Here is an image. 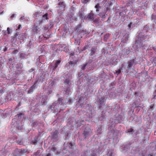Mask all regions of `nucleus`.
<instances>
[{
  "mask_svg": "<svg viewBox=\"0 0 156 156\" xmlns=\"http://www.w3.org/2000/svg\"><path fill=\"white\" fill-rule=\"evenodd\" d=\"M62 99L59 98L58 100L54 102L51 105H50L48 108V110L53 112L54 113L58 112L59 109L60 111L63 110L66 107L65 104L62 102Z\"/></svg>",
  "mask_w": 156,
  "mask_h": 156,
  "instance_id": "obj_1",
  "label": "nucleus"
},
{
  "mask_svg": "<svg viewBox=\"0 0 156 156\" xmlns=\"http://www.w3.org/2000/svg\"><path fill=\"white\" fill-rule=\"evenodd\" d=\"M147 35H144L143 36L141 34H139L136 39L135 41V45L136 46V48L138 49L141 47H146L145 44H144L143 41L147 37Z\"/></svg>",
  "mask_w": 156,
  "mask_h": 156,
  "instance_id": "obj_2",
  "label": "nucleus"
},
{
  "mask_svg": "<svg viewBox=\"0 0 156 156\" xmlns=\"http://www.w3.org/2000/svg\"><path fill=\"white\" fill-rule=\"evenodd\" d=\"M58 6L56 7L58 12H63L65 10V4L63 2L59 1L58 4Z\"/></svg>",
  "mask_w": 156,
  "mask_h": 156,
  "instance_id": "obj_3",
  "label": "nucleus"
},
{
  "mask_svg": "<svg viewBox=\"0 0 156 156\" xmlns=\"http://www.w3.org/2000/svg\"><path fill=\"white\" fill-rule=\"evenodd\" d=\"M96 16V15L92 11H91L90 13L86 15L84 18L86 20L93 21Z\"/></svg>",
  "mask_w": 156,
  "mask_h": 156,
  "instance_id": "obj_4",
  "label": "nucleus"
},
{
  "mask_svg": "<svg viewBox=\"0 0 156 156\" xmlns=\"http://www.w3.org/2000/svg\"><path fill=\"white\" fill-rule=\"evenodd\" d=\"M109 9L108 7L105 8L104 11L102 12L99 13L98 15L102 18H105L108 16L106 12Z\"/></svg>",
  "mask_w": 156,
  "mask_h": 156,
  "instance_id": "obj_5",
  "label": "nucleus"
},
{
  "mask_svg": "<svg viewBox=\"0 0 156 156\" xmlns=\"http://www.w3.org/2000/svg\"><path fill=\"white\" fill-rule=\"evenodd\" d=\"M92 134V131L89 128H86L84 131L83 134L84 139L87 137L90 136Z\"/></svg>",
  "mask_w": 156,
  "mask_h": 156,
  "instance_id": "obj_6",
  "label": "nucleus"
},
{
  "mask_svg": "<svg viewBox=\"0 0 156 156\" xmlns=\"http://www.w3.org/2000/svg\"><path fill=\"white\" fill-rule=\"evenodd\" d=\"M71 126H75L76 127H80L81 125L80 122H76V121L74 119H72V122H70Z\"/></svg>",
  "mask_w": 156,
  "mask_h": 156,
  "instance_id": "obj_7",
  "label": "nucleus"
},
{
  "mask_svg": "<svg viewBox=\"0 0 156 156\" xmlns=\"http://www.w3.org/2000/svg\"><path fill=\"white\" fill-rule=\"evenodd\" d=\"M37 81H35L34 85L30 87L29 90H28L27 93L28 94H31L33 92L34 90L37 87V85L36 84Z\"/></svg>",
  "mask_w": 156,
  "mask_h": 156,
  "instance_id": "obj_8",
  "label": "nucleus"
},
{
  "mask_svg": "<svg viewBox=\"0 0 156 156\" xmlns=\"http://www.w3.org/2000/svg\"><path fill=\"white\" fill-rule=\"evenodd\" d=\"M61 62V59H59L58 60L56 61L54 65L52 66L53 67V71L55 70L57 68L58 66V65L60 64Z\"/></svg>",
  "mask_w": 156,
  "mask_h": 156,
  "instance_id": "obj_9",
  "label": "nucleus"
},
{
  "mask_svg": "<svg viewBox=\"0 0 156 156\" xmlns=\"http://www.w3.org/2000/svg\"><path fill=\"white\" fill-rule=\"evenodd\" d=\"M105 98V97L104 96L101 98H98V101H97V102L100 105V107H101V108L102 105H104V100Z\"/></svg>",
  "mask_w": 156,
  "mask_h": 156,
  "instance_id": "obj_10",
  "label": "nucleus"
},
{
  "mask_svg": "<svg viewBox=\"0 0 156 156\" xmlns=\"http://www.w3.org/2000/svg\"><path fill=\"white\" fill-rule=\"evenodd\" d=\"M48 97L45 95H43L40 98L41 99V102L43 104H45L47 102V100L48 99Z\"/></svg>",
  "mask_w": 156,
  "mask_h": 156,
  "instance_id": "obj_11",
  "label": "nucleus"
},
{
  "mask_svg": "<svg viewBox=\"0 0 156 156\" xmlns=\"http://www.w3.org/2000/svg\"><path fill=\"white\" fill-rule=\"evenodd\" d=\"M15 117V119H16L17 120H22L23 118V115L22 113H20L16 115Z\"/></svg>",
  "mask_w": 156,
  "mask_h": 156,
  "instance_id": "obj_12",
  "label": "nucleus"
},
{
  "mask_svg": "<svg viewBox=\"0 0 156 156\" xmlns=\"http://www.w3.org/2000/svg\"><path fill=\"white\" fill-rule=\"evenodd\" d=\"M58 133L57 130L55 131L52 134V138L55 140H57L58 137Z\"/></svg>",
  "mask_w": 156,
  "mask_h": 156,
  "instance_id": "obj_13",
  "label": "nucleus"
},
{
  "mask_svg": "<svg viewBox=\"0 0 156 156\" xmlns=\"http://www.w3.org/2000/svg\"><path fill=\"white\" fill-rule=\"evenodd\" d=\"M129 37L128 35L124 36L121 39V41L123 43H126L128 41Z\"/></svg>",
  "mask_w": 156,
  "mask_h": 156,
  "instance_id": "obj_14",
  "label": "nucleus"
},
{
  "mask_svg": "<svg viewBox=\"0 0 156 156\" xmlns=\"http://www.w3.org/2000/svg\"><path fill=\"white\" fill-rule=\"evenodd\" d=\"M18 38L20 40H23L26 38V34L25 33H21L20 34H19Z\"/></svg>",
  "mask_w": 156,
  "mask_h": 156,
  "instance_id": "obj_15",
  "label": "nucleus"
},
{
  "mask_svg": "<svg viewBox=\"0 0 156 156\" xmlns=\"http://www.w3.org/2000/svg\"><path fill=\"white\" fill-rule=\"evenodd\" d=\"M97 48L94 47H93L91 48V49L90 51V54L91 55H93L96 52Z\"/></svg>",
  "mask_w": 156,
  "mask_h": 156,
  "instance_id": "obj_16",
  "label": "nucleus"
},
{
  "mask_svg": "<svg viewBox=\"0 0 156 156\" xmlns=\"http://www.w3.org/2000/svg\"><path fill=\"white\" fill-rule=\"evenodd\" d=\"M38 124L39 122L37 121H33L31 122V126L33 127H35L38 125Z\"/></svg>",
  "mask_w": 156,
  "mask_h": 156,
  "instance_id": "obj_17",
  "label": "nucleus"
},
{
  "mask_svg": "<svg viewBox=\"0 0 156 156\" xmlns=\"http://www.w3.org/2000/svg\"><path fill=\"white\" fill-rule=\"evenodd\" d=\"M38 29L39 27L37 26H36L35 25H34L33 30V32L35 33H37V31L38 30Z\"/></svg>",
  "mask_w": 156,
  "mask_h": 156,
  "instance_id": "obj_18",
  "label": "nucleus"
},
{
  "mask_svg": "<svg viewBox=\"0 0 156 156\" xmlns=\"http://www.w3.org/2000/svg\"><path fill=\"white\" fill-rule=\"evenodd\" d=\"M133 62L131 61L129 62H128V64L127 66L128 69H131L133 66Z\"/></svg>",
  "mask_w": 156,
  "mask_h": 156,
  "instance_id": "obj_19",
  "label": "nucleus"
},
{
  "mask_svg": "<svg viewBox=\"0 0 156 156\" xmlns=\"http://www.w3.org/2000/svg\"><path fill=\"white\" fill-rule=\"evenodd\" d=\"M122 69V68H121L119 69H117L115 70V73L117 74V75H118L120 73H121V70Z\"/></svg>",
  "mask_w": 156,
  "mask_h": 156,
  "instance_id": "obj_20",
  "label": "nucleus"
},
{
  "mask_svg": "<svg viewBox=\"0 0 156 156\" xmlns=\"http://www.w3.org/2000/svg\"><path fill=\"white\" fill-rule=\"evenodd\" d=\"M44 20H43L42 16L39 19L38 21L37 22V24H41L42 23L44 22Z\"/></svg>",
  "mask_w": 156,
  "mask_h": 156,
  "instance_id": "obj_21",
  "label": "nucleus"
},
{
  "mask_svg": "<svg viewBox=\"0 0 156 156\" xmlns=\"http://www.w3.org/2000/svg\"><path fill=\"white\" fill-rule=\"evenodd\" d=\"M47 16L48 14L47 13H46L43 16L42 18H43V20H44V21H45L46 20H48Z\"/></svg>",
  "mask_w": 156,
  "mask_h": 156,
  "instance_id": "obj_22",
  "label": "nucleus"
},
{
  "mask_svg": "<svg viewBox=\"0 0 156 156\" xmlns=\"http://www.w3.org/2000/svg\"><path fill=\"white\" fill-rule=\"evenodd\" d=\"M134 27V24H133L132 22H130L128 25V27L129 30H131V28Z\"/></svg>",
  "mask_w": 156,
  "mask_h": 156,
  "instance_id": "obj_23",
  "label": "nucleus"
},
{
  "mask_svg": "<svg viewBox=\"0 0 156 156\" xmlns=\"http://www.w3.org/2000/svg\"><path fill=\"white\" fill-rule=\"evenodd\" d=\"M65 83L69 85L71 84V81L68 79H66L65 81Z\"/></svg>",
  "mask_w": 156,
  "mask_h": 156,
  "instance_id": "obj_24",
  "label": "nucleus"
},
{
  "mask_svg": "<svg viewBox=\"0 0 156 156\" xmlns=\"http://www.w3.org/2000/svg\"><path fill=\"white\" fill-rule=\"evenodd\" d=\"M109 38V35L108 34L105 35L104 37V39L105 41H107Z\"/></svg>",
  "mask_w": 156,
  "mask_h": 156,
  "instance_id": "obj_25",
  "label": "nucleus"
},
{
  "mask_svg": "<svg viewBox=\"0 0 156 156\" xmlns=\"http://www.w3.org/2000/svg\"><path fill=\"white\" fill-rule=\"evenodd\" d=\"M87 64V63L85 64H84L81 68V69L82 70H84Z\"/></svg>",
  "mask_w": 156,
  "mask_h": 156,
  "instance_id": "obj_26",
  "label": "nucleus"
},
{
  "mask_svg": "<svg viewBox=\"0 0 156 156\" xmlns=\"http://www.w3.org/2000/svg\"><path fill=\"white\" fill-rule=\"evenodd\" d=\"M101 7L100 6L99 3H97L95 6V8L96 9H100Z\"/></svg>",
  "mask_w": 156,
  "mask_h": 156,
  "instance_id": "obj_27",
  "label": "nucleus"
},
{
  "mask_svg": "<svg viewBox=\"0 0 156 156\" xmlns=\"http://www.w3.org/2000/svg\"><path fill=\"white\" fill-rule=\"evenodd\" d=\"M16 33L15 34V37H16L17 36H19V34H19L20 31H19V30H18V29L16 30Z\"/></svg>",
  "mask_w": 156,
  "mask_h": 156,
  "instance_id": "obj_28",
  "label": "nucleus"
},
{
  "mask_svg": "<svg viewBox=\"0 0 156 156\" xmlns=\"http://www.w3.org/2000/svg\"><path fill=\"white\" fill-rule=\"evenodd\" d=\"M52 92V90L51 89H49L47 91V94L48 95H49L51 94Z\"/></svg>",
  "mask_w": 156,
  "mask_h": 156,
  "instance_id": "obj_29",
  "label": "nucleus"
},
{
  "mask_svg": "<svg viewBox=\"0 0 156 156\" xmlns=\"http://www.w3.org/2000/svg\"><path fill=\"white\" fill-rule=\"evenodd\" d=\"M67 103L69 105L71 104L72 103V101L71 99H69V100H67Z\"/></svg>",
  "mask_w": 156,
  "mask_h": 156,
  "instance_id": "obj_30",
  "label": "nucleus"
},
{
  "mask_svg": "<svg viewBox=\"0 0 156 156\" xmlns=\"http://www.w3.org/2000/svg\"><path fill=\"white\" fill-rule=\"evenodd\" d=\"M8 115V114L6 113H2V117L3 118H5Z\"/></svg>",
  "mask_w": 156,
  "mask_h": 156,
  "instance_id": "obj_31",
  "label": "nucleus"
},
{
  "mask_svg": "<svg viewBox=\"0 0 156 156\" xmlns=\"http://www.w3.org/2000/svg\"><path fill=\"white\" fill-rule=\"evenodd\" d=\"M54 25V23L53 22H51L50 23V24L49 26L50 28H52L53 27Z\"/></svg>",
  "mask_w": 156,
  "mask_h": 156,
  "instance_id": "obj_32",
  "label": "nucleus"
},
{
  "mask_svg": "<svg viewBox=\"0 0 156 156\" xmlns=\"http://www.w3.org/2000/svg\"><path fill=\"white\" fill-rule=\"evenodd\" d=\"M128 131L129 133H133L134 131L133 129L132 128L129 129Z\"/></svg>",
  "mask_w": 156,
  "mask_h": 156,
  "instance_id": "obj_33",
  "label": "nucleus"
},
{
  "mask_svg": "<svg viewBox=\"0 0 156 156\" xmlns=\"http://www.w3.org/2000/svg\"><path fill=\"white\" fill-rule=\"evenodd\" d=\"M7 33L8 34H9L11 33V30L9 27H8L7 28Z\"/></svg>",
  "mask_w": 156,
  "mask_h": 156,
  "instance_id": "obj_34",
  "label": "nucleus"
},
{
  "mask_svg": "<svg viewBox=\"0 0 156 156\" xmlns=\"http://www.w3.org/2000/svg\"><path fill=\"white\" fill-rule=\"evenodd\" d=\"M90 0H82V2L85 4L89 2Z\"/></svg>",
  "mask_w": 156,
  "mask_h": 156,
  "instance_id": "obj_35",
  "label": "nucleus"
},
{
  "mask_svg": "<svg viewBox=\"0 0 156 156\" xmlns=\"http://www.w3.org/2000/svg\"><path fill=\"white\" fill-rule=\"evenodd\" d=\"M93 62L92 59H90L89 60L88 62H87V64H90L91 63Z\"/></svg>",
  "mask_w": 156,
  "mask_h": 156,
  "instance_id": "obj_36",
  "label": "nucleus"
},
{
  "mask_svg": "<svg viewBox=\"0 0 156 156\" xmlns=\"http://www.w3.org/2000/svg\"><path fill=\"white\" fill-rule=\"evenodd\" d=\"M16 16V15L15 14H13L11 16V18L12 20L13 19V18L14 17H15Z\"/></svg>",
  "mask_w": 156,
  "mask_h": 156,
  "instance_id": "obj_37",
  "label": "nucleus"
},
{
  "mask_svg": "<svg viewBox=\"0 0 156 156\" xmlns=\"http://www.w3.org/2000/svg\"><path fill=\"white\" fill-rule=\"evenodd\" d=\"M22 27V26L21 24H19L17 27V28L16 30H19V31H20V30Z\"/></svg>",
  "mask_w": 156,
  "mask_h": 156,
  "instance_id": "obj_38",
  "label": "nucleus"
},
{
  "mask_svg": "<svg viewBox=\"0 0 156 156\" xmlns=\"http://www.w3.org/2000/svg\"><path fill=\"white\" fill-rule=\"evenodd\" d=\"M115 84L114 82L110 84L111 86H112V87L113 88L115 86Z\"/></svg>",
  "mask_w": 156,
  "mask_h": 156,
  "instance_id": "obj_39",
  "label": "nucleus"
},
{
  "mask_svg": "<svg viewBox=\"0 0 156 156\" xmlns=\"http://www.w3.org/2000/svg\"><path fill=\"white\" fill-rule=\"evenodd\" d=\"M32 143L34 145H36L37 144V141L35 140L34 141L33 140L32 141Z\"/></svg>",
  "mask_w": 156,
  "mask_h": 156,
  "instance_id": "obj_40",
  "label": "nucleus"
},
{
  "mask_svg": "<svg viewBox=\"0 0 156 156\" xmlns=\"http://www.w3.org/2000/svg\"><path fill=\"white\" fill-rule=\"evenodd\" d=\"M80 33L81 34H83L85 33L86 32L84 30H82L80 31Z\"/></svg>",
  "mask_w": 156,
  "mask_h": 156,
  "instance_id": "obj_41",
  "label": "nucleus"
},
{
  "mask_svg": "<svg viewBox=\"0 0 156 156\" xmlns=\"http://www.w3.org/2000/svg\"><path fill=\"white\" fill-rule=\"evenodd\" d=\"M24 19V16H23L21 17V18L20 19V21H22Z\"/></svg>",
  "mask_w": 156,
  "mask_h": 156,
  "instance_id": "obj_42",
  "label": "nucleus"
},
{
  "mask_svg": "<svg viewBox=\"0 0 156 156\" xmlns=\"http://www.w3.org/2000/svg\"><path fill=\"white\" fill-rule=\"evenodd\" d=\"M93 21V22H94V23H97L98 22V20L97 19H96L95 20L94 19Z\"/></svg>",
  "mask_w": 156,
  "mask_h": 156,
  "instance_id": "obj_43",
  "label": "nucleus"
},
{
  "mask_svg": "<svg viewBox=\"0 0 156 156\" xmlns=\"http://www.w3.org/2000/svg\"><path fill=\"white\" fill-rule=\"evenodd\" d=\"M18 51L17 50H16L14 51H13V53L14 54H16L17 53Z\"/></svg>",
  "mask_w": 156,
  "mask_h": 156,
  "instance_id": "obj_44",
  "label": "nucleus"
},
{
  "mask_svg": "<svg viewBox=\"0 0 156 156\" xmlns=\"http://www.w3.org/2000/svg\"><path fill=\"white\" fill-rule=\"evenodd\" d=\"M7 47H5V48L3 49V51H4V52H5L7 51Z\"/></svg>",
  "mask_w": 156,
  "mask_h": 156,
  "instance_id": "obj_45",
  "label": "nucleus"
},
{
  "mask_svg": "<svg viewBox=\"0 0 156 156\" xmlns=\"http://www.w3.org/2000/svg\"><path fill=\"white\" fill-rule=\"evenodd\" d=\"M73 146V144L71 143H70L69 144V147L70 148H72L71 147H70L71 146Z\"/></svg>",
  "mask_w": 156,
  "mask_h": 156,
  "instance_id": "obj_46",
  "label": "nucleus"
},
{
  "mask_svg": "<svg viewBox=\"0 0 156 156\" xmlns=\"http://www.w3.org/2000/svg\"><path fill=\"white\" fill-rule=\"evenodd\" d=\"M96 154L94 153L92 154H91L90 156H96Z\"/></svg>",
  "mask_w": 156,
  "mask_h": 156,
  "instance_id": "obj_47",
  "label": "nucleus"
},
{
  "mask_svg": "<svg viewBox=\"0 0 156 156\" xmlns=\"http://www.w3.org/2000/svg\"><path fill=\"white\" fill-rule=\"evenodd\" d=\"M154 107V105H151L150 106V108L151 109H152Z\"/></svg>",
  "mask_w": 156,
  "mask_h": 156,
  "instance_id": "obj_48",
  "label": "nucleus"
},
{
  "mask_svg": "<svg viewBox=\"0 0 156 156\" xmlns=\"http://www.w3.org/2000/svg\"><path fill=\"white\" fill-rule=\"evenodd\" d=\"M20 55L21 57L24 56V54L23 53H21Z\"/></svg>",
  "mask_w": 156,
  "mask_h": 156,
  "instance_id": "obj_49",
  "label": "nucleus"
},
{
  "mask_svg": "<svg viewBox=\"0 0 156 156\" xmlns=\"http://www.w3.org/2000/svg\"><path fill=\"white\" fill-rule=\"evenodd\" d=\"M81 101V99H80L78 101V103H80Z\"/></svg>",
  "mask_w": 156,
  "mask_h": 156,
  "instance_id": "obj_50",
  "label": "nucleus"
},
{
  "mask_svg": "<svg viewBox=\"0 0 156 156\" xmlns=\"http://www.w3.org/2000/svg\"><path fill=\"white\" fill-rule=\"evenodd\" d=\"M69 64H73V62L72 61H70L69 62Z\"/></svg>",
  "mask_w": 156,
  "mask_h": 156,
  "instance_id": "obj_51",
  "label": "nucleus"
},
{
  "mask_svg": "<svg viewBox=\"0 0 156 156\" xmlns=\"http://www.w3.org/2000/svg\"><path fill=\"white\" fill-rule=\"evenodd\" d=\"M96 12H98L99 11V9H96Z\"/></svg>",
  "mask_w": 156,
  "mask_h": 156,
  "instance_id": "obj_52",
  "label": "nucleus"
},
{
  "mask_svg": "<svg viewBox=\"0 0 156 156\" xmlns=\"http://www.w3.org/2000/svg\"><path fill=\"white\" fill-rule=\"evenodd\" d=\"M20 151V150H19L18 149H17V150H16L15 151L16 152H19Z\"/></svg>",
  "mask_w": 156,
  "mask_h": 156,
  "instance_id": "obj_53",
  "label": "nucleus"
},
{
  "mask_svg": "<svg viewBox=\"0 0 156 156\" xmlns=\"http://www.w3.org/2000/svg\"><path fill=\"white\" fill-rule=\"evenodd\" d=\"M82 73L81 74H78V76L79 77H80L81 75H83L82 73Z\"/></svg>",
  "mask_w": 156,
  "mask_h": 156,
  "instance_id": "obj_54",
  "label": "nucleus"
},
{
  "mask_svg": "<svg viewBox=\"0 0 156 156\" xmlns=\"http://www.w3.org/2000/svg\"><path fill=\"white\" fill-rule=\"evenodd\" d=\"M46 156H51V155L50 154H47Z\"/></svg>",
  "mask_w": 156,
  "mask_h": 156,
  "instance_id": "obj_55",
  "label": "nucleus"
},
{
  "mask_svg": "<svg viewBox=\"0 0 156 156\" xmlns=\"http://www.w3.org/2000/svg\"><path fill=\"white\" fill-rule=\"evenodd\" d=\"M147 156H153L152 155H151V154H149Z\"/></svg>",
  "mask_w": 156,
  "mask_h": 156,
  "instance_id": "obj_56",
  "label": "nucleus"
},
{
  "mask_svg": "<svg viewBox=\"0 0 156 156\" xmlns=\"http://www.w3.org/2000/svg\"><path fill=\"white\" fill-rule=\"evenodd\" d=\"M87 49V48L86 47H84L83 50H85Z\"/></svg>",
  "mask_w": 156,
  "mask_h": 156,
  "instance_id": "obj_57",
  "label": "nucleus"
},
{
  "mask_svg": "<svg viewBox=\"0 0 156 156\" xmlns=\"http://www.w3.org/2000/svg\"><path fill=\"white\" fill-rule=\"evenodd\" d=\"M3 13V12H0V15H2V14Z\"/></svg>",
  "mask_w": 156,
  "mask_h": 156,
  "instance_id": "obj_58",
  "label": "nucleus"
},
{
  "mask_svg": "<svg viewBox=\"0 0 156 156\" xmlns=\"http://www.w3.org/2000/svg\"><path fill=\"white\" fill-rule=\"evenodd\" d=\"M2 93V90H0V94Z\"/></svg>",
  "mask_w": 156,
  "mask_h": 156,
  "instance_id": "obj_59",
  "label": "nucleus"
},
{
  "mask_svg": "<svg viewBox=\"0 0 156 156\" xmlns=\"http://www.w3.org/2000/svg\"><path fill=\"white\" fill-rule=\"evenodd\" d=\"M73 66H74V64L73 63Z\"/></svg>",
  "mask_w": 156,
  "mask_h": 156,
  "instance_id": "obj_60",
  "label": "nucleus"
},
{
  "mask_svg": "<svg viewBox=\"0 0 156 156\" xmlns=\"http://www.w3.org/2000/svg\"><path fill=\"white\" fill-rule=\"evenodd\" d=\"M17 155V154H16V155H15V156H16Z\"/></svg>",
  "mask_w": 156,
  "mask_h": 156,
  "instance_id": "obj_61",
  "label": "nucleus"
},
{
  "mask_svg": "<svg viewBox=\"0 0 156 156\" xmlns=\"http://www.w3.org/2000/svg\"><path fill=\"white\" fill-rule=\"evenodd\" d=\"M67 73V74H69V73Z\"/></svg>",
  "mask_w": 156,
  "mask_h": 156,
  "instance_id": "obj_62",
  "label": "nucleus"
},
{
  "mask_svg": "<svg viewBox=\"0 0 156 156\" xmlns=\"http://www.w3.org/2000/svg\"><path fill=\"white\" fill-rule=\"evenodd\" d=\"M1 114H2V112H1Z\"/></svg>",
  "mask_w": 156,
  "mask_h": 156,
  "instance_id": "obj_63",
  "label": "nucleus"
},
{
  "mask_svg": "<svg viewBox=\"0 0 156 156\" xmlns=\"http://www.w3.org/2000/svg\"><path fill=\"white\" fill-rule=\"evenodd\" d=\"M1 114H2V112H1Z\"/></svg>",
  "mask_w": 156,
  "mask_h": 156,
  "instance_id": "obj_64",
  "label": "nucleus"
}]
</instances>
